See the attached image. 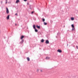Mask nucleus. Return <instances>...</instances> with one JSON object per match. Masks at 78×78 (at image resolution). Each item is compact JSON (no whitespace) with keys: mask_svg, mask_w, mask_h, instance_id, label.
<instances>
[{"mask_svg":"<svg viewBox=\"0 0 78 78\" xmlns=\"http://www.w3.org/2000/svg\"><path fill=\"white\" fill-rule=\"evenodd\" d=\"M20 2V1L19 0H17L16 1V3H18L19 2Z\"/></svg>","mask_w":78,"mask_h":78,"instance_id":"obj_10","label":"nucleus"},{"mask_svg":"<svg viewBox=\"0 0 78 78\" xmlns=\"http://www.w3.org/2000/svg\"><path fill=\"white\" fill-rule=\"evenodd\" d=\"M6 0V1H7V0Z\"/></svg>","mask_w":78,"mask_h":78,"instance_id":"obj_28","label":"nucleus"},{"mask_svg":"<svg viewBox=\"0 0 78 78\" xmlns=\"http://www.w3.org/2000/svg\"><path fill=\"white\" fill-rule=\"evenodd\" d=\"M36 27L37 28H38V29H40V28H41V27L37 25L36 26Z\"/></svg>","mask_w":78,"mask_h":78,"instance_id":"obj_2","label":"nucleus"},{"mask_svg":"<svg viewBox=\"0 0 78 78\" xmlns=\"http://www.w3.org/2000/svg\"><path fill=\"white\" fill-rule=\"evenodd\" d=\"M24 36L22 35L20 38L21 39L23 40V39L24 38Z\"/></svg>","mask_w":78,"mask_h":78,"instance_id":"obj_8","label":"nucleus"},{"mask_svg":"<svg viewBox=\"0 0 78 78\" xmlns=\"http://www.w3.org/2000/svg\"><path fill=\"white\" fill-rule=\"evenodd\" d=\"M41 72H42V70H41Z\"/></svg>","mask_w":78,"mask_h":78,"instance_id":"obj_27","label":"nucleus"},{"mask_svg":"<svg viewBox=\"0 0 78 78\" xmlns=\"http://www.w3.org/2000/svg\"><path fill=\"white\" fill-rule=\"evenodd\" d=\"M44 25H47V23L44 22Z\"/></svg>","mask_w":78,"mask_h":78,"instance_id":"obj_12","label":"nucleus"},{"mask_svg":"<svg viewBox=\"0 0 78 78\" xmlns=\"http://www.w3.org/2000/svg\"><path fill=\"white\" fill-rule=\"evenodd\" d=\"M23 42H24V40H22V41L20 42V44H22V43H23Z\"/></svg>","mask_w":78,"mask_h":78,"instance_id":"obj_5","label":"nucleus"},{"mask_svg":"<svg viewBox=\"0 0 78 78\" xmlns=\"http://www.w3.org/2000/svg\"><path fill=\"white\" fill-rule=\"evenodd\" d=\"M6 12L7 14H9V10L8 9V8L6 7Z\"/></svg>","mask_w":78,"mask_h":78,"instance_id":"obj_1","label":"nucleus"},{"mask_svg":"<svg viewBox=\"0 0 78 78\" xmlns=\"http://www.w3.org/2000/svg\"><path fill=\"white\" fill-rule=\"evenodd\" d=\"M39 71V69H37V72H38Z\"/></svg>","mask_w":78,"mask_h":78,"instance_id":"obj_26","label":"nucleus"},{"mask_svg":"<svg viewBox=\"0 0 78 78\" xmlns=\"http://www.w3.org/2000/svg\"><path fill=\"white\" fill-rule=\"evenodd\" d=\"M34 11L32 12H31V14H33V13H34Z\"/></svg>","mask_w":78,"mask_h":78,"instance_id":"obj_19","label":"nucleus"},{"mask_svg":"<svg viewBox=\"0 0 78 78\" xmlns=\"http://www.w3.org/2000/svg\"><path fill=\"white\" fill-rule=\"evenodd\" d=\"M6 19L8 20L9 19V15H8L6 17Z\"/></svg>","mask_w":78,"mask_h":78,"instance_id":"obj_7","label":"nucleus"},{"mask_svg":"<svg viewBox=\"0 0 78 78\" xmlns=\"http://www.w3.org/2000/svg\"><path fill=\"white\" fill-rule=\"evenodd\" d=\"M71 20H74V18H73V17L71 18Z\"/></svg>","mask_w":78,"mask_h":78,"instance_id":"obj_15","label":"nucleus"},{"mask_svg":"<svg viewBox=\"0 0 78 78\" xmlns=\"http://www.w3.org/2000/svg\"><path fill=\"white\" fill-rule=\"evenodd\" d=\"M34 30L35 32H37L38 31V30H37L36 28Z\"/></svg>","mask_w":78,"mask_h":78,"instance_id":"obj_13","label":"nucleus"},{"mask_svg":"<svg viewBox=\"0 0 78 78\" xmlns=\"http://www.w3.org/2000/svg\"><path fill=\"white\" fill-rule=\"evenodd\" d=\"M27 4H28V3H27Z\"/></svg>","mask_w":78,"mask_h":78,"instance_id":"obj_29","label":"nucleus"},{"mask_svg":"<svg viewBox=\"0 0 78 78\" xmlns=\"http://www.w3.org/2000/svg\"><path fill=\"white\" fill-rule=\"evenodd\" d=\"M45 43L46 44H49V41H48V40H46V41Z\"/></svg>","mask_w":78,"mask_h":78,"instance_id":"obj_3","label":"nucleus"},{"mask_svg":"<svg viewBox=\"0 0 78 78\" xmlns=\"http://www.w3.org/2000/svg\"><path fill=\"white\" fill-rule=\"evenodd\" d=\"M75 30V28L74 27V28H73L72 29V30L73 31V30Z\"/></svg>","mask_w":78,"mask_h":78,"instance_id":"obj_18","label":"nucleus"},{"mask_svg":"<svg viewBox=\"0 0 78 78\" xmlns=\"http://www.w3.org/2000/svg\"><path fill=\"white\" fill-rule=\"evenodd\" d=\"M27 59L28 61H30V58L29 57L27 58Z\"/></svg>","mask_w":78,"mask_h":78,"instance_id":"obj_14","label":"nucleus"},{"mask_svg":"<svg viewBox=\"0 0 78 78\" xmlns=\"http://www.w3.org/2000/svg\"><path fill=\"white\" fill-rule=\"evenodd\" d=\"M41 42H42L43 43V42H44V39H42L41 40Z\"/></svg>","mask_w":78,"mask_h":78,"instance_id":"obj_11","label":"nucleus"},{"mask_svg":"<svg viewBox=\"0 0 78 78\" xmlns=\"http://www.w3.org/2000/svg\"><path fill=\"white\" fill-rule=\"evenodd\" d=\"M1 4H2V3H3V1H2L1 2Z\"/></svg>","mask_w":78,"mask_h":78,"instance_id":"obj_20","label":"nucleus"},{"mask_svg":"<svg viewBox=\"0 0 78 78\" xmlns=\"http://www.w3.org/2000/svg\"><path fill=\"white\" fill-rule=\"evenodd\" d=\"M15 26H17V24H16V23H15Z\"/></svg>","mask_w":78,"mask_h":78,"instance_id":"obj_22","label":"nucleus"},{"mask_svg":"<svg viewBox=\"0 0 78 78\" xmlns=\"http://www.w3.org/2000/svg\"><path fill=\"white\" fill-rule=\"evenodd\" d=\"M33 28L34 29H36V26L34 24L33 25Z\"/></svg>","mask_w":78,"mask_h":78,"instance_id":"obj_9","label":"nucleus"},{"mask_svg":"<svg viewBox=\"0 0 78 78\" xmlns=\"http://www.w3.org/2000/svg\"><path fill=\"white\" fill-rule=\"evenodd\" d=\"M57 51H58V52H59V53H61V52H62V51H61V50L60 49H58L57 50Z\"/></svg>","mask_w":78,"mask_h":78,"instance_id":"obj_4","label":"nucleus"},{"mask_svg":"<svg viewBox=\"0 0 78 78\" xmlns=\"http://www.w3.org/2000/svg\"><path fill=\"white\" fill-rule=\"evenodd\" d=\"M15 15H16V16H17V13H16V14H15Z\"/></svg>","mask_w":78,"mask_h":78,"instance_id":"obj_24","label":"nucleus"},{"mask_svg":"<svg viewBox=\"0 0 78 78\" xmlns=\"http://www.w3.org/2000/svg\"><path fill=\"white\" fill-rule=\"evenodd\" d=\"M50 58L48 57H46V59H47V60H48V59H50Z\"/></svg>","mask_w":78,"mask_h":78,"instance_id":"obj_6","label":"nucleus"},{"mask_svg":"<svg viewBox=\"0 0 78 78\" xmlns=\"http://www.w3.org/2000/svg\"><path fill=\"white\" fill-rule=\"evenodd\" d=\"M71 27L72 28H74V25L73 24H72L71 25Z\"/></svg>","mask_w":78,"mask_h":78,"instance_id":"obj_16","label":"nucleus"},{"mask_svg":"<svg viewBox=\"0 0 78 78\" xmlns=\"http://www.w3.org/2000/svg\"><path fill=\"white\" fill-rule=\"evenodd\" d=\"M24 2H27V0H24Z\"/></svg>","mask_w":78,"mask_h":78,"instance_id":"obj_23","label":"nucleus"},{"mask_svg":"<svg viewBox=\"0 0 78 78\" xmlns=\"http://www.w3.org/2000/svg\"><path fill=\"white\" fill-rule=\"evenodd\" d=\"M42 20H43V22H44V21H45V19L43 18L42 19Z\"/></svg>","mask_w":78,"mask_h":78,"instance_id":"obj_17","label":"nucleus"},{"mask_svg":"<svg viewBox=\"0 0 78 78\" xmlns=\"http://www.w3.org/2000/svg\"><path fill=\"white\" fill-rule=\"evenodd\" d=\"M7 1H6V2H5V3H7Z\"/></svg>","mask_w":78,"mask_h":78,"instance_id":"obj_25","label":"nucleus"},{"mask_svg":"<svg viewBox=\"0 0 78 78\" xmlns=\"http://www.w3.org/2000/svg\"><path fill=\"white\" fill-rule=\"evenodd\" d=\"M76 48H77V49H78V46H76Z\"/></svg>","mask_w":78,"mask_h":78,"instance_id":"obj_21","label":"nucleus"}]
</instances>
